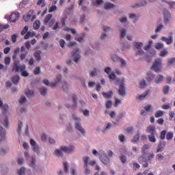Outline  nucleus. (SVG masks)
Returning a JSON list of instances; mask_svg holds the SVG:
<instances>
[{"label":"nucleus","instance_id":"1","mask_svg":"<svg viewBox=\"0 0 175 175\" xmlns=\"http://www.w3.org/2000/svg\"><path fill=\"white\" fill-rule=\"evenodd\" d=\"M62 80V76H61V75H57L53 83H50L48 79H43L42 83H44L45 85H50L51 88H55V87H58V85H59Z\"/></svg>","mask_w":175,"mask_h":175},{"label":"nucleus","instance_id":"2","mask_svg":"<svg viewBox=\"0 0 175 175\" xmlns=\"http://www.w3.org/2000/svg\"><path fill=\"white\" fill-rule=\"evenodd\" d=\"M155 155L151 153H142V155L138 158V162L139 163H144V162H150V161H152Z\"/></svg>","mask_w":175,"mask_h":175},{"label":"nucleus","instance_id":"3","mask_svg":"<svg viewBox=\"0 0 175 175\" xmlns=\"http://www.w3.org/2000/svg\"><path fill=\"white\" fill-rule=\"evenodd\" d=\"M150 69L156 72L157 73L161 72L162 69V60L161 59H157L151 66Z\"/></svg>","mask_w":175,"mask_h":175},{"label":"nucleus","instance_id":"4","mask_svg":"<svg viewBox=\"0 0 175 175\" xmlns=\"http://www.w3.org/2000/svg\"><path fill=\"white\" fill-rule=\"evenodd\" d=\"M116 81H118V83H120L118 89L119 95H120V96H125V95H126V92L125 91V83H124V79H116Z\"/></svg>","mask_w":175,"mask_h":175},{"label":"nucleus","instance_id":"5","mask_svg":"<svg viewBox=\"0 0 175 175\" xmlns=\"http://www.w3.org/2000/svg\"><path fill=\"white\" fill-rule=\"evenodd\" d=\"M20 65V61L14 62L12 72H16V73L18 72H23V70H25V65Z\"/></svg>","mask_w":175,"mask_h":175},{"label":"nucleus","instance_id":"6","mask_svg":"<svg viewBox=\"0 0 175 175\" xmlns=\"http://www.w3.org/2000/svg\"><path fill=\"white\" fill-rule=\"evenodd\" d=\"M71 54L72 55V57H74L75 62H76V64H78L79 59H80L81 58L80 50L79 49V48H76L75 49H74Z\"/></svg>","mask_w":175,"mask_h":175},{"label":"nucleus","instance_id":"7","mask_svg":"<svg viewBox=\"0 0 175 175\" xmlns=\"http://www.w3.org/2000/svg\"><path fill=\"white\" fill-rule=\"evenodd\" d=\"M163 16H164V23L165 24H169L170 20H172V15L170 12L167 10H164L163 11Z\"/></svg>","mask_w":175,"mask_h":175},{"label":"nucleus","instance_id":"8","mask_svg":"<svg viewBox=\"0 0 175 175\" xmlns=\"http://www.w3.org/2000/svg\"><path fill=\"white\" fill-rule=\"evenodd\" d=\"M60 150L67 154H72V152L75 151V146L72 145H70V146H61Z\"/></svg>","mask_w":175,"mask_h":175},{"label":"nucleus","instance_id":"9","mask_svg":"<svg viewBox=\"0 0 175 175\" xmlns=\"http://www.w3.org/2000/svg\"><path fill=\"white\" fill-rule=\"evenodd\" d=\"M20 18V14L18 12H13L9 16L10 23H16Z\"/></svg>","mask_w":175,"mask_h":175},{"label":"nucleus","instance_id":"10","mask_svg":"<svg viewBox=\"0 0 175 175\" xmlns=\"http://www.w3.org/2000/svg\"><path fill=\"white\" fill-rule=\"evenodd\" d=\"M30 144L33 147V151L37 154H39V146H38V144H36V142H35V140L33 139H31Z\"/></svg>","mask_w":175,"mask_h":175},{"label":"nucleus","instance_id":"11","mask_svg":"<svg viewBox=\"0 0 175 175\" xmlns=\"http://www.w3.org/2000/svg\"><path fill=\"white\" fill-rule=\"evenodd\" d=\"M100 159L104 165H109L110 163V159L106 154H102L100 157Z\"/></svg>","mask_w":175,"mask_h":175},{"label":"nucleus","instance_id":"12","mask_svg":"<svg viewBox=\"0 0 175 175\" xmlns=\"http://www.w3.org/2000/svg\"><path fill=\"white\" fill-rule=\"evenodd\" d=\"M146 133H150V135H157V130L155 126L149 125L146 129Z\"/></svg>","mask_w":175,"mask_h":175},{"label":"nucleus","instance_id":"13","mask_svg":"<svg viewBox=\"0 0 175 175\" xmlns=\"http://www.w3.org/2000/svg\"><path fill=\"white\" fill-rule=\"evenodd\" d=\"M165 146H166L165 142H160L157 146V152H162V151H163V149L165 148Z\"/></svg>","mask_w":175,"mask_h":175},{"label":"nucleus","instance_id":"14","mask_svg":"<svg viewBox=\"0 0 175 175\" xmlns=\"http://www.w3.org/2000/svg\"><path fill=\"white\" fill-rule=\"evenodd\" d=\"M75 129H77V131H79V132H81V133H82V135H85V130H84V129H83L81 127V124L79 122L75 123Z\"/></svg>","mask_w":175,"mask_h":175},{"label":"nucleus","instance_id":"15","mask_svg":"<svg viewBox=\"0 0 175 175\" xmlns=\"http://www.w3.org/2000/svg\"><path fill=\"white\" fill-rule=\"evenodd\" d=\"M0 109H1L3 114H5L6 113V111H8V109H9V105H3V103H2V101L0 99Z\"/></svg>","mask_w":175,"mask_h":175},{"label":"nucleus","instance_id":"16","mask_svg":"<svg viewBox=\"0 0 175 175\" xmlns=\"http://www.w3.org/2000/svg\"><path fill=\"white\" fill-rule=\"evenodd\" d=\"M161 40L165 42L166 44H171L173 43V36H170L169 38L166 37H162Z\"/></svg>","mask_w":175,"mask_h":175},{"label":"nucleus","instance_id":"17","mask_svg":"<svg viewBox=\"0 0 175 175\" xmlns=\"http://www.w3.org/2000/svg\"><path fill=\"white\" fill-rule=\"evenodd\" d=\"M154 79H155V75L151 72L147 73L146 80L147 81H148V83H152V81H154Z\"/></svg>","mask_w":175,"mask_h":175},{"label":"nucleus","instance_id":"18","mask_svg":"<svg viewBox=\"0 0 175 175\" xmlns=\"http://www.w3.org/2000/svg\"><path fill=\"white\" fill-rule=\"evenodd\" d=\"M52 18H53V14H49L48 15H46L44 19V24H45V25H47L49 24V22L52 20L51 19Z\"/></svg>","mask_w":175,"mask_h":175},{"label":"nucleus","instance_id":"19","mask_svg":"<svg viewBox=\"0 0 175 175\" xmlns=\"http://www.w3.org/2000/svg\"><path fill=\"white\" fill-rule=\"evenodd\" d=\"M42 54V51H37L36 52H34V57L36 59V61H40V59H42V57L40 56Z\"/></svg>","mask_w":175,"mask_h":175},{"label":"nucleus","instance_id":"20","mask_svg":"<svg viewBox=\"0 0 175 175\" xmlns=\"http://www.w3.org/2000/svg\"><path fill=\"white\" fill-rule=\"evenodd\" d=\"M102 95L105 98V99H110L113 96V91H109L108 93L103 92Z\"/></svg>","mask_w":175,"mask_h":175},{"label":"nucleus","instance_id":"21","mask_svg":"<svg viewBox=\"0 0 175 175\" xmlns=\"http://www.w3.org/2000/svg\"><path fill=\"white\" fill-rule=\"evenodd\" d=\"M25 94L27 98H32V96H34V92L33 91H31L30 90H26L25 92Z\"/></svg>","mask_w":175,"mask_h":175},{"label":"nucleus","instance_id":"22","mask_svg":"<svg viewBox=\"0 0 175 175\" xmlns=\"http://www.w3.org/2000/svg\"><path fill=\"white\" fill-rule=\"evenodd\" d=\"M155 136H157V135H148V140L150 142V143H155L157 142V138H155Z\"/></svg>","mask_w":175,"mask_h":175},{"label":"nucleus","instance_id":"23","mask_svg":"<svg viewBox=\"0 0 175 175\" xmlns=\"http://www.w3.org/2000/svg\"><path fill=\"white\" fill-rule=\"evenodd\" d=\"M85 36V33H83L82 36H79V37L77 36L75 38V40H77L79 43H83V42H84V37Z\"/></svg>","mask_w":175,"mask_h":175},{"label":"nucleus","instance_id":"24","mask_svg":"<svg viewBox=\"0 0 175 175\" xmlns=\"http://www.w3.org/2000/svg\"><path fill=\"white\" fill-rule=\"evenodd\" d=\"M163 80V75H158L155 79H154V82L156 83V84H159V83H161Z\"/></svg>","mask_w":175,"mask_h":175},{"label":"nucleus","instance_id":"25","mask_svg":"<svg viewBox=\"0 0 175 175\" xmlns=\"http://www.w3.org/2000/svg\"><path fill=\"white\" fill-rule=\"evenodd\" d=\"M34 29H39L40 28V21L36 20L33 25Z\"/></svg>","mask_w":175,"mask_h":175},{"label":"nucleus","instance_id":"26","mask_svg":"<svg viewBox=\"0 0 175 175\" xmlns=\"http://www.w3.org/2000/svg\"><path fill=\"white\" fill-rule=\"evenodd\" d=\"M40 93L41 95H43V96H45V95H47V88L44 87L40 88Z\"/></svg>","mask_w":175,"mask_h":175},{"label":"nucleus","instance_id":"27","mask_svg":"<svg viewBox=\"0 0 175 175\" xmlns=\"http://www.w3.org/2000/svg\"><path fill=\"white\" fill-rule=\"evenodd\" d=\"M148 94H150V90H146L145 93H143L142 94L138 96L137 99H143L146 98V96H147Z\"/></svg>","mask_w":175,"mask_h":175},{"label":"nucleus","instance_id":"28","mask_svg":"<svg viewBox=\"0 0 175 175\" xmlns=\"http://www.w3.org/2000/svg\"><path fill=\"white\" fill-rule=\"evenodd\" d=\"M72 102L74 103V105L72 106V109L77 107V96H76V94H74L72 96Z\"/></svg>","mask_w":175,"mask_h":175},{"label":"nucleus","instance_id":"29","mask_svg":"<svg viewBox=\"0 0 175 175\" xmlns=\"http://www.w3.org/2000/svg\"><path fill=\"white\" fill-rule=\"evenodd\" d=\"M125 113L124 112H120L116 117V123L118 124V122H120V120L124 117Z\"/></svg>","mask_w":175,"mask_h":175},{"label":"nucleus","instance_id":"30","mask_svg":"<svg viewBox=\"0 0 175 175\" xmlns=\"http://www.w3.org/2000/svg\"><path fill=\"white\" fill-rule=\"evenodd\" d=\"M5 131H3V128L0 126V137L1 140H3L5 139Z\"/></svg>","mask_w":175,"mask_h":175},{"label":"nucleus","instance_id":"31","mask_svg":"<svg viewBox=\"0 0 175 175\" xmlns=\"http://www.w3.org/2000/svg\"><path fill=\"white\" fill-rule=\"evenodd\" d=\"M104 8L106 10L111 9L112 8H114V4L111 3H105L104 5Z\"/></svg>","mask_w":175,"mask_h":175},{"label":"nucleus","instance_id":"32","mask_svg":"<svg viewBox=\"0 0 175 175\" xmlns=\"http://www.w3.org/2000/svg\"><path fill=\"white\" fill-rule=\"evenodd\" d=\"M162 116H163V111L159 110L154 113V117H156V118H159V117H162Z\"/></svg>","mask_w":175,"mask_h":175},{"label":"nucleus","instance_id":"33","mask_svg":"<svg viewBox=\"0 0 175 175\" xmlns=\"http://www.w3.org/2000/svg\"><path fill=\"white\" fill-rule=\"evenodd\" d=\"M12 81V83H14V84H18V81H20V77L19 76L13 77Z\"/></svg>","mask_w":175,"mask_h":175},{"label":"nucleus","instance_id":"34","mask_svg":"<svg viewBox=\"0 0 175 175\" xmlns=\"http://www.w3.org/2000/svg\"><path fill=\"white\" fill-rule=\"evenodd\" d=\"M68 88H69V86L68 85V82L63 81L62 82V89L64 90V91H68Z\"/></svg>","mask_w":175,"mask_h":175},{"label":"nucleus","instance_id":"35","mask_svg":"<svg viewBox=\"0 0 175 175\" xmlns=\"http://www.w3.org/2000/svg\"><path fill=\"white\" fill-rule=\"evenodd\" d=\"M83 160L85 163L84 167H88V161H90V157H83Z\"/></svg>","mask_w":175,"mask_h":175},{"label":"nucleus","instance_id":"36","mask_svg":"<svg viewBox=\"0 0 175 175\" xmlns=\"http://www.w3.org/2000/svg\"><path fill=\"white\" fill-rule=\"evenodd\" d=\"M126 35V30L125 29H122L120 30V38L121 39H124L125 36Z\"/></svg>","mask_w":175,"mask_h":175},{"label":"nucleus","instance_id":"37","mask_svg":"<svg viewBox=\"0 0 175 175\" xmlns=\"http://www.w3.org/2000/svg\"><path fill=\"white\" fill-rule=\"evenodd\" d=\"M166 130H163L160 133V139L161 140H164L165 137H166Z\"/></svg>","mask_w":175,"mask_h":175},{"label":"nucleus","instance_id":"38","mask_svg":"<svg viewBox=\"0 0 175 175\" xmlns=\"http://www.w3.org/2000/svg\"><path fill=\"white\" fill-rule=\"evenodd\" d=\"M44 1L45 0H38L37 2L38 6H40L41 5V8H44V6H46V3H44Z\"/></svg>","mask_w":175,"mask_h":175},{"label":"nucleus","instance_id":"39","mask_svg":"<svg viewBox=\"0 0 175 175\" xmlns=\"http://www.w3.org/2000/svg\"><path fill=\"white\" fill-rule=\"evenodd\" d=\"M18 175H24V174H25V168L24 167H21L18 170Z\"/></svg>","mask_w":175,"mask_h":175},{"label":"nucleus","instance_id":"40","mask_svg":"<svg viewBox=\"0 0 175 175\" xmlns=\"http://www.w3.org/2000/svg\"><path fill=\"white\" fill-rule=\"evenodd\" d=\"M173 132H168L166 135V139L167 140H172V139H173Z\"/></svg>","mask_w":175,"mask_h":175},{"label":"nucleus","instance_id":"41","mask_svg":"<svg viewBox=\"0 0 175 175\" xmlns=\"http://www.w3.org/2000/svg\"><path fill=\"white\" fill-rule=\"evenodd\" d=\"M55 154L57 157H62L64 155V154L62 153V150L59 149H56L55 150Z\"/></svg>","mask_w":175,"mask_h":175},{"label":"nucleus","instance_id":"42","mask_svg":"<svg viewBox=\"0 0 175 175\" xmlns=\"http://www.w3.org/2000/svg\"><path fill=\"white\" fill-rule=\"evenodd\" d=\"M139 87L140 88L143 89L147 87V83H146V80H143L139 83Z\"/></svg>","mask_w":175,"mask_h":175},{"label":"nucleus","instance_id":"43","mask_svg":"<svg viewBox=\"0 0 175 175\" xmlns=\"http://www.w3.org/2000/svg\"><path fill=\"white\" fill-rule=\"evenodd\" d=\"M63 165L65 173H69V167L68 165V163L64 162Z\"/></svg>","mask_w":175,"mask_h":175},{"label":"nucleus","instance_id":"44","mask_svg":"<svg viewBox=\"0 0 175 175\" xmlns=\"http://www.w3.org/2000/svg\"><path fill=\"white\" fill-rule=\"evenodd\" d=\"M150 148V146L148 144H145L142 149V154H146V150H148Z\"/></svg>","mask_w":175,"mask_h":175},{"label":"nucleus","instance_id":"45","mask_svg":"<svg viewBox=\"0 0 175 175\" xmlns=\"http://www.w3.org/2000/svg\"><path fill=\"white\" fill-rule=\"evenodd\" d=\"M120 160L122 163H126V156L122 155L120 157Z\"/></svg>","mask_w":175,"mask_h":175},{"label":"nucleus","instance_id":"46","mask_svg":"<svg viewBox=\"0 0 175 175\" xmlns=\"http://www.w3.org/2000/svg\"><path fill=\"white\" fill-rule=\"evenodd\" d=\"M119 59L120 61L122 68L126 66V61H125V59L122 58H120Z\"/></svg>","mask_w":175,"mask_h":175},{"label":"nucleus","instance_id":"47","mask_svg":"<svg viewBox=\"0 0 175 175\" xmlns=\"http://www.w3.org/2000/svg\"><path fill=\"white\" fill-rule=\"evenodd\" d=\"M9 28V25L6 24L5 25H0V32H2L3 29H8Z\"/></svg>","mask_w":175,"mask_h":175},{"label":"nucleus","instance_id":"48","mask_svg":"<svg viewBox=\"0 0 175 175\" xmlns=\"http://www.w3.org/2000/svg\"><path fill=\"white\" fill-rule=\"evenodd\" d=\"M139 139H140V135L137 133L134 136L133 142H134V143H136V142H139Z\"/></svg>","mask_w":175,"mask_h":175},{"label":"nucleus","instance_id":"49","mask_svg":"<svg viewBox=\"0 0 175 175\" xmlns=\"http://www.w3.org/2000/svg\"><path fill=\"white\" fill-rule=\"evenodd\" d=\"M167 55V51L166 49H163L161 51L160 57H166Z\"/></svg>","mask_w":175,"mask_h":175},{"label":"nucleus","instance_id":"50","mask_svg":"<svg viewBox=\"0 0 175 175\" xmlns=\"http://www.w3.org/2000/svg\"><path fill=\"white\" fill-rule=\"evenodd\" d=\"M25 102H27V98H25L24 96H22L19 99V103L21 105H23V103H24Z\"/></svg>","mask_w":175,"mask_h":175},{"label":"nucleus","instance_id":"51","mask_svg":"<svg viewBox=\"0 0 175 175\" xmlns=\"http://www.w3.org/2000/svg\"><path fill=\"white\" fill-rule=\"evenodd\" d=\"M22 126H23V122L19 121L18 124V133H21Z\"/></svg>","mask_w":175,"mask_h":175},{"label":"nucleus","instance_id":"52","mask_svg":"<svg viewBox=\"0 0 175 175\" xmlns=\"http://www.w3.org/2000/svg\"><path fill=\"white\" fill-rule=\"evenodd\" d=\"M142 46H143V43H141V42L135 43V47H136V49H137L138 50L142 49Z\"/></svg>","mask_w":175,"mask_h":175},{"label":"nucleus","instance_id":"53","mask_svg":"<svg viewBox=\"0 0 175 175\" xmlns=\"http://www.w3.org/2000/svg\"><path fill=\"white\" fill-rule=\"evenodd\" d=\"M112 105H113V103L111 102V100H107L105 103V106L107 109H110Z\"/></svg>","mask_w":175,"mask_h":175},{"label":"nucleus","instance_id":"54","mask_svg":"<svg viewBox=\"0 0 175 175\" xmlns=\"http://www.w3.org/2000/svg\"><path fill=\"white\" fill-rule=\"evenodd\" d=\"M21 72V76H23V77H28V76H29V74L25 70Z\"/></svg>","mask_w":175,"mask_h":175},{"label":"nucleus","instance_id":"55","mask_svg":"<svg viewBox=\"0 0 175 175\" xmlns=\"http://www.w3.org/2000/svg\"><path fill=\"white\" fill-rule=\"evenodd\" d=\"M157 50H162L163 49V45L161 43H157L155 46Z\"/></svg>","mask_w":175,"mask_h":175},{"label":"nucleus","instance_id":"56","mask_svg":"<svg viewBox=\"0 0 175 175\" xmlns=\"http://www.w3.org/2000/svg\"><path fill=\"white\" fill-rule=\"evenodd\" d=\"M28 32V26H25L21 31V35H25Z\"/></svg>","mask_w":175,"mask_h":175},{"label":"nucleus","instance_id":"57","mask_svg":"<svg viewBox=\"0 0 175 175\" xmlns=\"http://www.w3.org/2000/svg\"><path fill=\"white\" fill-rule=\"evenodd\" d=\"M33 75H39L40 73V67H36L33 71Z\"/></svg>","mask_w":175,"mask_h":175},{"label":"nucleus","instance_id":"58","mask_svg":"<svg viewBox=\"0 0 175 175\" xmlns=\"http://www.w3.org/2000/svg\"><path fill=\"white\" fill-rule=\"evenodd\" d=\"M170 87H169V85H166V86H165L164 87V88H163V94H165V95L167 94H169V90H170Z\"/></svg>","mask_w":175,"mask_h":175},{"label":"nucleus","instance_id":"59","mask_svg":"<svg viewBox=\"0 0 175 175\" xmlns=\"http://www.w3.org/2000/svg\"><path fill=\"white\" fill-rule=\"evenodd\" d=\"M163 158H165V157L161 154H157L156 156V159H157V161H162Z\"/></svg>","mask_w":175,"mask_h":175},{"label":"nucleus","instance_id":"60","mask_svg":"<svg viewBox=\"0 0 175 175\" xmlns=\"http://www.w3.org/2000/svg\"><path fill=\"white\" fill-rule=\"evenodd\" d=\"M170 107H171V105L169 103L163 105L162 106V109H163V110H169V109H170Z\"/></svg>","mask_w":175,"mask_h":175},{"label":"nucleus","instance_id":"61","mask_svg":"<svg viewBox=\"0 0 175 175\" xmlns=\"http://www.w3.org/2000/svg\"><path fill=\"white\" fill-rule=\"evenodd\" d=\"M54 23H55V19L52 18V20L50 21L48 23L47 25H49V27H50V28H51V27H53V25H54Z\"/></svg>","mask_w":175,"mask_h":175},{"label":"nucleus","instance_id":"62","mask_svg":"<svg viewBox=\"0 0 175 175\" xmlns=\"http://www.w3.org/2000/svg\"><path fill=\"white\" fill-rule=\"evenodd\" d=\"M120 103H121V100H120L118 98H116L115 99L114 107H117Z\"/></svg>","mask_w":175,"mask_h":175},{"label":"nucleus","instance_id":"63","mask_svg":"<svg viewBox=\"0 0 175 175\" xmlns=\"http://www.w3.org/2000/svg\"><path fill=\"white\" fill-rule=\"evenodd\" d=\"M133 169L135 170H137V169H139L140 167V165L137 163H133Z\"/></svg>","mask_w":175,"mask_h":175},{"label":"nucleus","instance_id":"64","mask_svg":"<svg viewBox=\"0 0 175 175\" xmlns=\"http://www.w3.org/2000/svg\"><path fill=\"white\" fill-rule=\"evenodd\" d=\"M10 61H11L10 57H6L5 58V64L6 65H10Z\"/></svg>","mask_w":175,"mask_h":175}]
</instances>
